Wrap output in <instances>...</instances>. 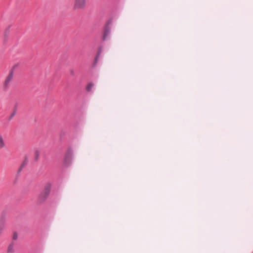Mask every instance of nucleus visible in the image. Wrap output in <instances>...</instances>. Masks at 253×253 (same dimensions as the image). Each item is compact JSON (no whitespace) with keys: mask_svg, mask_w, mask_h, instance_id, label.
I'll return each mask as SVG.
<instances>
[{"mask_svg":"<svg viewBox=\"0 0 253 253\" xmlns=\"http://www.w3.org/2000/svg\"><path fill=\"white\" fill-rule=\"evenodd\" d=\"M51 188V185L50 183H47L44 186L42 192L39 195L38 204L41 205L46 201L50 194Z\"/></svg>","mask_w":253,"mask_h":253,"instance_id":"nucleus-1","label":"nucleus"},{"mask_svg":"<svg viewBox=\"0 0 253 253\" xmlns=\"http://www.w3.org/2000/svg\"><path fill=\"white\" fill-rule=\"evenodd\" d=\"M13 71H9L8 75L6 77L3 84V87L5 89H6L9 86L10 83L13 79Z\"/></svg>","mask_w":253,"mask_h":253,"instance_id":"nucleus-2","label":"nucleus"},{"mask_svg":"<svg viewBox=\"0 0 253 253\" xmlns=\"http://www.w3.org/2000/svg\"><path fill=\"white\" fill-rule=\"evenodd\" d=\"M85 6V0H76L75 8H82Z\"/></svg>","mask_w":253,"mask_h":253,"instance_id":"nucleus-3","label":"nucleus"},{"mask_svg":"<svg viewBox=\"0 0 253 253\" xmlns=\"http://www.w3.org/2000/svg\"><path fill=\"white\" fill-rule=\"evenodd\" d=\"M5 146V143L3 136L0 134V150Z\"/></svg>","mask_w":253,"mask_h":253,"instance_id":"nucleus-4","label":"nucleus"},{"mask_svg":"<svg viewBox=\"0 0 253 253\" xmlns=\"http://www.w3.org/2000/svg\"><path fill=\"white\" fill-rule=\"evenodd\" d=\"M110 29H105L103 37V39L104 40H105L107 39L108 37L109 36V35L110 34Z\"/></svg>","mask_w":253,"mask_h":253,"instance_id":"nucleus-5","label":"nucleus"},{"mask_svg":"<svg viewBox=\"0 0 253 253\" xmlns=\"http://www.w3.org/2000/svg\"><path fill=\"white\" fill-rule=\"evenodd\" d=\"M14 251V244L13 243H11L8 247L7 252L9 253H13Z\"/></svg>","mask_w":253,"mask_h":253,"instance_id":"nucleus-6","label":"nucleus"},{"mask_svg":"<svg viewBox=\"0 0 253 253\" xmlns=\"http://www.w3.org/2000/svg\"><path fill=\"white\" fill-rule=\"evenodd\" d=\"M93 86H94V84L93 83H89L86 87V90L87 91L91 90V88L93 87Z\"/></svg>","mask_w":253,"mask_h":253,"instance_id":"nucleus-7","label":"nucleus"},{"mask_svg":"<svg viewBox=\"0 0 253 253\" xmlns=\"http://www.w3.org/2000/svg\"><path fill=\"white\" fill-rule=\"evenodd\" d=\"M16 109H14L12 112V113H11V114L9 116V118H8V120H10L12 119V118L15 116V115L16 114Z\"/></svg>","mask_w":253,"mask_h":253,"instance_id":"nucleus-8","label":"nucleus"},{"mask_svg":"<svg viewBox=\"0 0 253 253\" xmlns=\"http://www.w3.org/2000/svg\"><path fill=\"white\" fill-rule=\"evenodd\" d=\"M40 151L39 150H36L35 152V155L36 157V160H37L39 158V155H40Z\"/></svg>","mask_w":253,"mask_h":253,"instance_id":"nucleus-9","label":"nucleus"},{"mask_svg":"<svg viewBox=\"0 0 253 253\" xmlns=\"http://www.w3.org/2000/svg\"><path fill=\"white\" fill-rule=\"evenodd\" d=\"M18 66V64H14L12 67L11 68V70L10 71H13V74H14V70L15 69L17 68Z\"/></svg>","mask_w":253,"mask_h":253,"instance_id":"nucleus-10","label":"nucleus"},{"mask_svg":"<svg viewBox=\"0 0 253 253\" xmlns=\"http://www.w3.org/2000/svg\"><path fill=\"white\" fill-rule=\"evenodd\" d=\"M18 238V235L16 233H14L13 235V240H16Z\"/></svg>","mask_w":253,"mask_h":253,"instance_id":"nucleus-11","label":"nucleus"}]
</instances>
